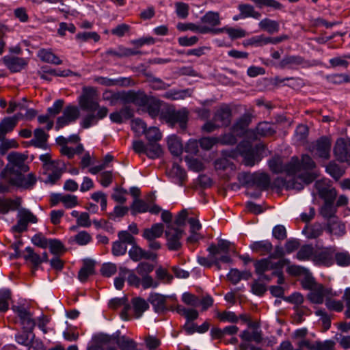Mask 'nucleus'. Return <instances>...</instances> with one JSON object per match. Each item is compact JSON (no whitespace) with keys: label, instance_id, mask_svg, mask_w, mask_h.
I'll return each instance as SVG.
<instances>
[{"label":"nucleus","instance_id":"nucleus-1","mask_svg":"<svg viewBox=\"0 0 350 350\" xmlns=\"http://www.w3.org/2000/svg\"><path fill=\"white\" fill-rule=\"evenodd\" d=\"M7 159L8 163L1 172V176L12 186L25 189H31L36 183V178L30 173L25 176L23 173L29 171L25 164L27 157L17 152L10 153Z\"/></svg>","mask_w":350,"mask_h":350},{"label":"nucleus","instance_id":"nucleus-2","mask_svg":"<svg viewBox=\"0 0 350 350\" xmlns=\"http://www.w3.org/2000/svg\"><path fill=\"white\" fill-rule=\"evenodd\" d=\"M221 154L232 159L241 155L243 158V163L250 167L254 165L256 163L260 160L258 151L248 142H241L234 149L223 150Z\"/></svg>","mask_w":350,"mask_h":350},{"label":"nucleus","instance_id":"nucleus-3","mask_svg":"<svg viewBox=\"0 0 350 350\" xmlns=\"http://www.w3.org/2000/svg\"><path fill=\"white\" fill-rule=\"evenodd\" d=\"M238 178L239 181L247 188L256 187L260 191L267 190L271 183L270 177L266 173H241L239 174Z\"/></svg>","mask_w":350,"mask_h":350},{"label":"nucleus","instance_id":"nucleus-4","mask_svg":"<svg viewBox=\"0 0 350 350\" xmlns=\"http://www.w3.org/2000/svg\"><path fill=\"white\" fill-rule=\"evenodd\" d=\"M299 180L306 184H309L314 180V176L309 173L301 174H298L297 177H293L289 180H286L281 177H278L273 180V185L274 187L278 189L285 187L286 189H293L301 190L304 188V185L301 183L298 182Z\"/></svg>","mask_w":350,"mask_h":350},{"label":"nucleus","instance_id":"nucleus-5","mask_svg":"<svg viewBox=\"0 0 350 350\" xmlns=\"http://www.w3.org/2000/svg\"><path fill=\"white\" fill-rule=\"evenodd\" d=\"M161 119L165 120L171 126L178 124L180 129L184 131L187 128L188 111L185 109L177 111L174 109L167 108L165 111H161Z\"/></svg>","mask_w":350,"mask_h":350},{"label":"nucleus","instance_id":"nucleus-6","mask_svg":"<svg viewBox=\"0 0 350 350\" xmlns=\"http://www.w3.org/2000/svg\"><path fill=\"white\" fill-rule=\"evenodd\" d=\"M269 169L275 174L286 173L288 176H294L299 168V159L293 157L290 162L284 164L280 157H273L268 162Z\"/></svg>","mask_w":350,"mask_h":350},{"label":"nucleus","instance_id":"nucleus-7","mask_svg":"<svg viewBox=\"0 0 350 350\" xmlns=\"http://www.w3.org/2000/svg\"><path fill=\"white\" fill-rule=\"evenodd\" d=\"M80 107L90 112H95L100 107L98 103V96L94 88L85 87L83 88L82 94L79 98Z\"/></svg>","mask_w":350,"mask_h":350},{"label":"nucleus","instance_id":"nucleus-8","mask_svg":"<svg viewBox=\"0 0 350 350\" xmlns=\"http://www.w3.org/2000/svg\"><path fill=\"white\" fill-rule=\"evenodd\" d=\"M17 211V222L11 228L12 232L21 234L27 230L29 224H36L38 222V217L30 210L19 207Z\"/></svg>","mask_w":350,"mask_h":350},{"label":"nucleus","instance_id":"nucleus-9","mask_svg":"<svg viewBox=\"0 0 350 350\" xmlns=\"http://www.w3.org/2000/svg\"><path fill=\"white\" fill-rule=\"evenodd\" d=\"M185 234V231L179 228L174 227L172 224L167 226L165 231L166 237V245L169 250L178 251L182 248L183 244L180 241Z\"/></svg>","mask_w":350,"mask_h":350},{"label":"nucleus","instance_id":"nucleus-10","mask_svg":"<svg viewBox=\"0 0 350 350\" xmlns=\"http://www.w3.org/2000/svg\"><path fill=\"white\" fill-rule=\"evenodd\" d=\"M334 154L338 161L350 164V139H338L334 147Z\"/></svg>","mask_w":350,"mask_h":350},{"label":"nucleus","instance_id":"nucleus-11","mask_svg":"<svg viewBox=\"0 0 350 350\" xmlns=\"http://www.w3.org/2000/svg\"><path fill=\"white\" fill-rule=\"evenodd\" d=\"M288 263L289 261L287 259H281L276 262H273L271 258L268 257L255 262V271L258 275H262V273L269 270L282 269Z\"/></svg>","mask_w":350,"mask_h":350},{"label":"nucleus","instance_id":"nucleus-12","mask_svg":"<svg viewBox=\"0 0 350 350\" xmlns=\"http://www.w3.org/2000/svg\"><path fill=\"white\" fill-rule=\"evenodd\" d=\"M167 299H175V297L173 296H165L157 293H152L150 294L148 301L152 306L155 312L164 313L168 310H174V308L172 306H167Z\"/></svg>","mask_w":350,"mask_h":350},{"label":"nucleus","instance_id":"nucleus-13","mask_svg":"<svg viewBox=\"0 0 350 350\" xmlns=\"http://www.w3.org/2000/svg\"><path fill=\"white\" fill-rule=\"evenodd\" d=\"M336 295V294L334 293L331 288H326L322 284H318L308 294L307 297L312 303L321 304L325 299Z\"/></svg>","mask_w":350,"mask_h":350},{"label":"nucleus","instance_id":"nucleus-14","mask_svg":"<svg viewBox=\"0 0 350 350\" xmlns=\"http://www.w3.org/2000/svg\"><path fill=\"white\" fill-rule=\"evenodd\" d=\"M334 247H325L320 251L315 252L312 260L317 265L330 267L334 263Z\"/></svg>","mask_w":350,"mask_h":350},{"label":"nucleus","instance_id":"nucleus-15","mask_svg":"<svg viewBox=\"0 0 350 350\" xmlns=\"http://www.w3.org/2000/svg\"><path fill=\"white\" fill-rule=\"evenodd\" d=\"M148 97L142 90L124 91V104L133 103L138 107H145L148 101Z\"/></svg>","mask_w":350,"mask_h":350},{"label":"nucleus","instance_id":"nucleus-16","mask_svg":"<svg viewBox=\"0 0 350 350\" xmlns=\"http://www.w3.org/2000/svg\"><path fill=\"white\" fill-rule=\"evenodd\" d=\"M331 144V140L328 137H321L312 146V152L315 156L328 159L330 157Z\"/></svg>","mask_w":350,"mask_h":350},{"label":"nucleus","instance_id":"nucleus-17","mask_svg":"<svg viewBox=\"0 0 350 350\" xmlns=\"http://www.w3.org/2000/svg\"><path fill=\"white\" fill-rule=\"evenodd\" d=\"M298 66L306 67L308 66V62L301 56L287 55L282 58L276 66L280 69H293Z\"/></svg>","mask_w":350,"mask_h":350},{"label":"nucleus","instance_id":"nucleus-18","mask_svg":"<svg viewBox=\"0 0 350 350\" xmlns=\"http://www.w3.org/2000/svg\"><path fill=\"white\" fill-rule=\"evenodd\" d=\"M315 188L317 189L319 197L324 200V203H334L337 196L336 190L323 182L317 181L315 183Z\"/></svg>","mask_w":350,"mask_h":350},{"label":"nucleus","instance_id":"nucleus-19","mask_svg":"<svg viewBox=\"0 0 350 350\" xmlns=\"http://www.w3.org/2000/svg\"><path fill=\"white\" fill-rule=\"evenodd\" d=\"M13 310L17 314L20 319L21 323L23 325V329L33 330L36 323L32 319V315L24 306L12 307Z\"/></svg>","mask_w":350,"mask_h":350},{"label":"nucleus","instance_id":"nucleus-20","mask_svg":"<svg viewBox=\"0 0 350 350\" xmlns=\"http://www.w3.org/2000/svg\"><path fill=\"white\" fill-rule=\"evenodd\" d=\"M96 111V114H94V112H90L82 119L80 124L83 129H88L92 125L96 124L98 120L104 118L108 113V109L106 107H102Z\"/></svg>","mask_w":350,"mask_h":350},{"label":"nucleus","instance_id":"nucleus-21","mask_svg":"<svg viewBox=\"0 0 350 350\" xmlns=\"http://www.w3.org/2000/svg\"><path fill=\"white\" fill-rule=\"evenodd\" d=\"M232 111L230 108L224 105L218 109L214 114L213 120L221 126H228L231 122Z\"/></svg>","mask_w":350,"mask_h":350},{"label":"nucleus","instance_id":"nucleus-22","mask_svg":"<svg viewBox=\"0 0 350 350\" xmlns=\"http://www.w3.org/2000/svg\"><path fill=\"white\" fill-rule=\"evenodd\" d=\"M135 123L145 133L146 137L148 142H157L161 139L162 135L159 129L157 127L152 126L146 129V123L141 119L137 118L135 120Z\"/></svg>","mask_w":350,"mask_h":350},{"label":"nucleus","instance_id":"nucleus-23","mask_svg":"<svg viewBox=\"0 0 350 350\" xmlns=\"http://www.w3.org/2000/svg\"><path fill=\"white\" fill-rule=\"evenodd\" d=\"M21 116V113H18L13 117L5 118L1 120L0 122V140L3 139L5 135L14 129Z\"/></svg>","mask_w":350,"mask_h":350},{"label":"nucleus","instance_id":"nucleus-24","mask_svg":"<svg viewBox=\"0 0 350 350\" xmlns=\"http://www.w3.org/2000/svg\"><path fill=\"white\" fill-rule=\"evenodd\" d=\"M21 203L22 199L20 197L14 199L0 197V213L5 215L10 211H16L21 206Z\"/></svg>","mask_w":350,"mask_h":350},{"label":"nucleus","instance_id":"nucleus-25","mask_svg":"<svg viewBox=\"0 0 350 350\" xmlns=\"http://www.w3.org/2000/svg\"><path fill=\"white\" fill-rule=\"evenodd\" d=\"M3 63L12 72H20L27 64V61L21 57L14 56H5L3 58Z\"/></svg>","mask_w":350,"mask_h":350},{"label":"nucleus","instance_id":"nucleus-26","mask_svg":"<svg viewBox=\"0 0 350 350\" xmlns=\"http://www.w3.org/2000/svg\"><path fill=\"white\" fill-rule=\"evenodd\" d=\"M115 338V343L120 350H132L137 347V343L131 338L121 336L120 331H117L113 336Z\"/></svg>","mask_w":350,"mask_h":350},{"label":"nucleus","instance_id":"nucleus-27","mask_svg":"<svg viewBox=\"0 0 350 350\" xmlns=\"http://www.w3.org/2000/svg\"><path fill=\"white\" fill-rule=\"evenodd\" d=\"M231 245L232 243L228 241L219 239L217 245L213 243L211 244L207 251L210 253L211 257H215L221 253L228 254Z\"/></svg>","mask_w":350,"mask_h":350},{"label":"nucleus","instance_id":"nucleus-28","mask_svg":"<svg viewBox=\"0 0 350 350\" xmlns=\"http://www.w3.org/2000/svg\"><path fill=\"white\" fill-rule=\"evenodd\" d=\"M177 29L180 31L191 30L200 33H216L217 30L211 28L207 25H197L195 23H182L177 25Z\"/></svg>","mask_w":350,"mask_h":350},{"label":"nucleus","instance_id":"nucleus-29","mask_svg":"<svg viewBox=\"0 0 350 350\" xmlns=\"http://www.w3.org/2000/svg\"><path fill=\"white\" fill-rule=\"evenodd\" d=\"M164 232V225L162 223L153 224L150 228H145L142 237L146 241L157 239L162 236Z\"/></svg>","mask_w":350,"mask_h":350},{"label":"nucleus","instance_id":"nucleus-30","mask_svg":"<svg viewBox=\"0 0 350 350\" xmlns=\"http://www.w3.org/2000/svg\"><path fill=\"white\" fill-rule=\"evenodd\" d=\"M251 122V117L248 114H244L240 117L232 127V131L237 136H242L244 135L249 124Z\"/></svg>","mask_w":350,"mask_h":350},{"label":"nucleus","instance_id":"nucleus-31","mask_svg":"<svg viewBox=\"0 0 350 350\" xmlns=\"http://www.w3.org/2000/svg\"><path fill=\"white\" fill-rule=\"evenodd\" d=\"M250 248L254 252L258 253L260 255H266L271 252L273 245L269 241L262 240L253 242L250 245Z\"/></svg>","mask_w":350,"mask_h":350},{"label":"nucleus","instance_id":"nucleus-32","mask_svg":"<svg viewBox=\"0 0 350 350\" xmlns=\"http://www.w3.org/2000/svg\"><path fill=\"white\" fill-rule=\"evenodd\" d=\"M161 103L162 102L160 100L154 97H148V101L145 107H146V111L152 118H155L159 115L161 116Z\"/></svg>","mask_w":350,"mask_h":350},{"label":"nucleus","instance_id":"nucleus-33","mask_svg":"<svg viewBox=\"0 0 350 350\" xmlns=\"http://www.w3.org/2000/svg\"><path fill=\"white\" fill-rule=\"evenodd\" d=\"M94 273V262L91 260H85L83 267L79 271L78 279L81 282H85L90 275Z\"/></svg>","mask_w":350,"mask_h":350},{"label":"nucleus","instance_id":"nucleus-34","mask_svg":"<svg viewBox=\"0 0 350 350\" xmlns=\"http://www.w3.org/2000/svg\"><path fill=\"white\" fill-rule=\"evenodd\" d=\"M167 146L170 152L174 156H180L183 150V144L180 139L175 135H172L167 138Z\"/></svg>","mask_w":350,"mask_h":350},{"label":"nucleus","instance_id":"nucleus-35","mask_svg":"<svg viewBox=\"0 0 350 350\" xmlns=\"http://www.w3.org/2000/svg\"><path fill=\"white\" fill-rule=\"evenodd\" d=\"M38 57L41 61L46 63L53 64L55 65H60L62 64V61L51 50L44 49L39 50Z\"/></svg>","mask_w":350,"mask_h":350},{"label":"nucleus","instance_id":"nucleus-36","mask_svg":"<svg viewBox=\"0 0 350 350\" xmlns=\"http://www.w3.org/2000/svg\"><path fill=\"white\" fill-rule=\"evenodd\" d=\"M238 9L241 12V16L245 18H253L259 19L261 17V14L256 11L254 7L248 3H241L238 5Z\"/></svg>","mask_w":350,"mask_h":350},{"label":"nucleus","instance_id":"nucleus-37","mask_svg":"<svg viewBox=\"0 0 350 350\" xmlns=\"http://www.w3.org/2000/svg\"><path fill=\"white\" fill-rule=\"evenodd\" d=\"M259 28L270 34L278 32L280 25L278 21L265 18L261 20L258 23Z\"/></svg>","mask_w":350,"mask_h":350},{"label":"nucleus","instance_id":"nucleus-38","mask_svg":"<svg viewBox=\"0 0 350 350\" xmlns=\"http://www.w3.org/2000/svg\"><path fill=\"white\" fill-rule=\"evenodd\" d=\"M326 172L336 180H339L345 174V169L334 161L326 165Z\"/></svg>","mask_w":350,"mask_h":350},{"label":"nucleus","instance_id":"nucleus-39","mask_svg":"<svg viewBox=\"0 0 350 350\" xmlns=\"http://www.w3.org/2000/svg\"><path fill=\"white\" fill-rule=\"evenodd\" d=\"M35 334L33 332V330L30 329H23V332L18 333L15 336L16 341L22 345L27 347L31 342L34 339Z\"/></svg>","mask_w":350,"mask_h":350},{"label":"nucleus","instance_id":"nucleus-40","mask_svg":"<svg viewBox=\"0 0 350 350\" xmlns=\"http://www.w3.org/2000/svg\"><path fill=\"white\" fill-rule=\"evenodd\" d=\"M202 23L206 24L211 28L220 24L219 15L217 12L209 11L206 12L200 19Z\"/></svg>","mask_w":350,"mask_h":350},{"label":"nucleus","instance_id":"nucleus-41","mask_svg":"<svg viewBox=\"0 0 350 350\" xmlns=\"http://www.w3.org/2000/svg\"><path fill=\"white\" fill-rule=\"evenodd\" d=\"M299 168L297 171V173L300 172L301 170H304V172L299 173V174L308 173V170H311L315 167L316 165L312 158L308 155H303L301 158V163L299 161ZM309 174H311L309 172ZM314 176V178L316 176L314 173H312Z\"/></svg>","mask_w":350,"mask_h":350},{"label":"nucleus","instance_id":"nucleus-42","mask_svg":"<svg viewBox=\"0 0 350 350\" xmlns=\"http://www.w3.org/2000/svg\"><path fill=\"white\" fill-rule=\"evenodd\" d=\"M25 252L26 254L23 255L24 259L30 262L35 269H37L41 264L40 256L36 253L31 247H27Z\"/></svg>","mask_w":350,"mask_h":350},{"label":"nucleus","instance_id":"nucleus-43","mask_svg":"<svg viewBox=\"0 0 350 350\" xmlns=\"http://www.w3.org/2000/svg\"><path fill=\"white\" fill-rule=\"evenodd\" d=\"M163 154L161 146L157 142H148L146 145V156L152 159L160 157Z\"/></svg>","mask_w":350,"mask_h":350},{"label":"nucleus","instance_id":"nucleus-44","mask_svg":"<svg viewBox=\"0 0 350 350\" xmlns=\"http://www.w3.org/2000/svg\"><path fill=\"white\" fill-rule=\"evenodd\" d=\"M103 97L104 100L109 101L111 106L116 105L118 101L124 104V91L117 92L106 91L103 93Z\"/></svg>","mask_w":350,"mask_h":350},{"label":"nucleus","instance_id":"nucleus-45","mask_svg":"<svg viewBox=\"0 0 350 350\" xmlns=\"http://www.w3.org/2000/svg\"><path fill=\"white\" fill-rule=\"evenodd\" d=\"M252 1L256 6L262 9L264 7L269 8L274 10H280L284 7L283 5L278 1L275 0H250Z\"/></svg>","mask_w":350,"mask_h":350},{"label":"nucleus","instance_id":"nucleus-46","mask_svg":"<svg viewBox=\"0 0 350 350\" xmlns=\"http://www.w3.org/2000/svg\"><path fill=\"white\" fill-rule=\"evenodd\" d=\"M35 139L31 140L30 144L37 148H42L49 135L42 129H36L34 131Z\"/></svg>","mask_w":350,"mask_h":350},{"label":"nucleus","instance_id":"nucleus-47","mask_svg":"<svg viewBox=\"0 0 350 350\" xmlns=\"http://www.w3.org/2000/svg\"><path fill=\"white\" fill-rule=\"evenodd\" d=\"M132 303L135 314L137 318L140 317L142 313L149 308L148 303L140 297L133 299Z\"/></svg>","mask_w":350,"mask_h":350},{"label":"nucleus","instance_id":"nucleus-48","mask_svg":"<svg viewBox=\"0 0 350 350\" xmlns=\"http://www.w3.org/2000/svg\"><path fill=\"white\" fill-rule=\"evenodd\" d=\"M314 253V247L311 245H304L301 247L296 256L299 260H308L312 259Z\"/></svg>","mask_w":350,"mask_h":350},{"label":"nucleus","instance_id":"nucleus-49","mask_svg":"<svg viewBox=\"0 0 350 350\" xmlns=\"http://www.w3.org/2000/svg\"><path fill=\"white\" fill-rule=\"evenodd\" d=\"M131 213L135 215L137 213H146L148 210V204L143 200L135 198L131 206Z\"/></svg>","mask_w":350,"mask_h":350},{"label":"nucleus","instance_id":"nucleus-50","mask_svg":"<svg viewBox=\"0 0 350 350\" xmlns=\"http://www.w3.org/2000/svg\"><path fill=\"white\" fill-rule=\"evenodd\" d=\"M63 114L68 119L69 121L74 122L79 118L80 111L78 107L69 105L64 108Z\"/></svg>","mask_w":350,"mask_h":350},{"label":"nucleus","instance_id":"nucleus-51","mask_svg":"<svg viewBox=\"0 0 350 350\" xmlns=\"http://www.w3.org/2000/svg\"><path fill=\"white\" fill-rule=\"evenodd\" d=\"M334 262L340 267H347L350 265V254L347 252H336L334 249Z\"/></svg>","mask_w":350,"mask_h":350},{"label":"nucleus","instance_id":"nucleus-52","mask_svg":"<svg viewBox=\"0 0 350 350\" xmlns=\"http://www.w3.org/2000/svg\"><path fill=\"white\" fill-rule=\"evenodd\" d=\"M297 346L299 349H302L304 347L307 348L308 350H322L324 345L321 341H316L313 343L310 342V340L302 339L297 342Z\"/></svg>","mask_w":350,"mask_h":350},{"label":"nucleus","instance_id":"nucleus-53","mask_svg":"<svg viewBox=\"0 0 350 350\" xmlns=\"http://www.w3.org/2000/svg\"><path fill=\"white\" fill-rule=\"evenodd\" d=\"M336 208L334 203H324L320 209V214L325 219L335 218Z\"/></svg>","mask_w":350,"mask_h":350},{"label":"nucleus","instance_id":"nucleus-54","mask_svg":"<svg viewBox=\"0 0 350 350\" xmlns=\"http://www.w3.org/2000/svg\"><path fill=\"white\" fill-rule=\"evenodd\" d=\"M11 299V291L8 289L0 291V312L8 310L9 300Z\"/></svg>","mask_w":350,"mask_h":350},{"label":"nucleus","instance_id":"nucleus-55","mask_svg":"<svg viewBox=\"0 0 350 350\" xmlns=\"http://www.w3.org/2000/svg\"><path fill=\"white\" fill-rule=\"evenodd\" d=\"M0 154L4 155L7 153L10 148H16L18 147V144L15 139H3L0 140Z\"/></svg>","mask_w":350,"mask_h":350},{"label":"nucleus","instance_id":"nucleus-56","mask_svg":"<svg viewBox=\"0 0 350 350\" xmlns=\"http://www.w3.org/2000/svg\"><path fill=\"white\" fill-rule=\"evenodd\" d=\"M154 265L148 262H142L136 267V272L141 277L148 275L154 270Z\"/></svg>","mask_w":350,"mask_h":350},{"label":"nucleus","instance_id":"nucleus-57","mask_svg":"<svg viewBox=\"0 0 350 350\" xmlns=\"http://www.w3.org/2000/svg\"><path fill=\"white\" fill-rule=\"evenodd\" d=\"M185 161L188 167L194 172H200L204 169L203 163L198 159L190 158L187 156L185 157Z\"/></svg>","mask_w":350,"mask_h":350},{"label":"nucleus","instance_id":"nucleus-58","mask_svg":"<svg viewBox=\"0 0 350 350\" xmlns=\"http://www.w3.org/2000/svg\"><path fill=\"white\" fill-rule=\"evenodd\" d=\"M50 251L53 254L57 255L66 251L63 243L57 239H49V245Z\"/></svg>","mask_w":350,"mask_h":350},{"label":"nucleus","instance_id":"nucleus-59","mask_svg":"<svg viewBox=\"0 0 350 350\" xmlns=\"http://www.w3.org/2000/svg\"><path fill=\"white\" fill-rule=\"evenodd\" d=\"M256 131L257 133L261 136H271L275 133L271 125L268 122L258 124Z\"/></svg>","mask_w":350,"mask_h":350},{"label":"nucleus","instance_id":"nucleus-60","mask_svg":"<svg viewBox=\"0 0 350 350\" xmlns=\"http://www.w3.org/2000/svg\"><path fill=\"white\" fill-rule=\"evenodd\" d=\"M328 228L332 233L336 234H343L345 232V224L339 221H329L328 222Z\"/></svg>","mask_w":350,"mask_h":350},{"label":"nucleus","instance_id":"nucleus-61","mask_svg":"<svg viewBox=\"0 0 350 350\" xmlns=\"http://www.w3.org/2000/svg\"><path fill=\"white\" fill-rule=\"evenodd\" d=\"M172 173L178 178V184L183 185L187 180V173L180 165L174 164L172 169Z\"/></svg>","mask_w":350,"mask_h":350},{"label":"nucleus","instance_id":"nucleus-62","mask_svg":"<svg viewBox=\"0 0 350 350\" xmlns=\"http://www.w3.org/2000/svg\"><path fill=\"white\" fill-rule=\"evenodd\" d=\"M144 250L138 246L136 243L132 246L129 251V255L131 260L138 262L143 259Z\"/></svg>","mask_w":350,"mask_h":350},{"label":"nucleus","instance_id":"nucleus-63","mask_svg":"<svg viewBox=\"0 0 350 350\" xmlns=\"http://www.w3.org/2000/svg\"><path fill=\"white\" fill-rule=\"evenodd\" d=\"M222 158L217 159L215 161L214 165L215 167L217 170H224L228 167H232L233 163L230 162L228 158H230V157H226L222 155Z\"/></svg>","mask_w":350,"mask_h":350},{"label":"nucleus","instance_id":"nucleus-64","mask_svg":"<svg viewBox=\"0 0 350 350\" xmlns=\"http://www.w3.org/2000/svg\"><path fill=\"white\" fill-rule=\"evenodd\" d=\"M176 12L180 18H186L189 15V5L183 2H176L175 3Z\"/></svg>","mask_w":350,"mask_h":350}]
</instances>
